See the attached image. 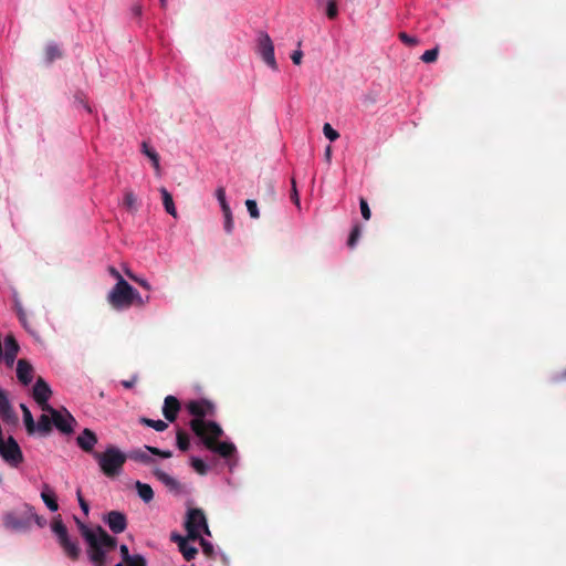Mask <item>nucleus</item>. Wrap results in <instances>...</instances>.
I'll return each instance as SVG.
<instances>
[{"instance_id": "1", "label": "nucleus", "mask_w": 566, "mask_h": 566, "mask_svg": "<svg viewBox=\"0 0 566 566\" xmlns=\"http://www.w3.org/2000/svg\"><path fill=\"white\" fill-rule=\"evenodd\" d=\"M81 536L87 544V556L94 566H105L107 553L117 545V538L109 535L101 525L88 527L74 516Z\"/></svg>"}, {"instance_id": "2", "label": "nucleus", "mask_w": 566, "mask_h": 566, "mask_svg": "<svg viewBox=\"0 0 566 566\" xmlns=\"http://www.w3.org/2000/svg\"><path fill=\"white\" fill-rule=\"evenodd\" d=\"M189 424L208 450L218 453L222 458H230L234 454L235 446L233 443L219 441L223 436V430L217 422L192 419Z\"/></svg>"}, {"instance_id": "3", "label": "nucleus", "mask_w": 566, "mask_h": 566, "mask_svg": "<svg viewBox=\"0 0 566 566\" xmlns=\"http://www.w3.org/2000/svg\"><path fill=\"white\" fill-rule=\"evenodd\" d=\"M93 457L107 478L118 476L127 460L126 453L115 446H108L104 452H94Z\"/></svg>"}, {"instance_id": "4", "label": "nucleus", "mask_w": 566, "mask_h": 566, "mask_svg": "<svg viewBox=\"0 0 566 566\" xmlns=\"http://www.w3.org/2000/svg\"><path fill=\"white\" fill-rule=\"evenodd\" d=\"M51 528L56 536L57 543L63 549L64 554L71 560L76 562L81 556V548L76 539H71L69 531L60 516L52 521Z\"/></svg>"}, {"instance_id": "5", "label": "nucleus", "mask_w": 566, "mask_h": 566, "mask_svg": "<svg viewBox=\"0 0 566 566\" xmlns=\"http://www.w3.org/2000/svg\"><path fill=\"white\" fill-rule=\"evenodd\" d=\"M32 518H35L39 522L38 515L32 511V507L25 506V511L18 512H8L3 516V525L6 528L14 531V532H23L30 528Z\"/></svg>"}, {"instance_id": "6", "label": "nucleus", "mask_w": 566, "mask_h": 566, "mask_svg": "<svg viewBox=\"0 0 566 566\" xmlns=\"http://www.w3.org/2000/svg\"><path fill=\"white\" fill-rule=\"evenodd\" d=\"M132 293V285L120 279L119 282L113 286L107 294V302L112 308L123 311L129 308V294Z\"/></svg>"}, {"instance_id": "7", "label": "nucleus", "mask_w": 566, "mask_h": 566, "mask_svg": "<svg viewBox=\"0 0 566 566\" xmlns=\"http://www.w3.org/2000/svg\"><path fill=\"white\" fill-rule=\"evenodd\" d=\"M188 532V538L196 541L200 537V531L202 530L207 535H210V531L207 524L206 515L200 509H190L187 514L185 523Z\"/></svg>"}, {"instance_id": "8", "label": "nucleus", "mask_w": 566, "mask_h": 566, "mask_svg": "<svg viewBox=\"0 0 566 566\" xmlns=\"http://www.w3.org/2000/svg\"><path fill=\"white\" fill-rule=\"evenodd\" d=\"M256 53L263 62L274 71H277V63L274 55V44L270 35L260 31L256 39Z\"/></svg>"}, {"instance_id": "9", "label": "nucleus", "mask_w": 566, "mask_h": 566, "mask_svg": "<svg viewBox=\"0 0 566 566\" xmlns=\"http://www.w3.org/2000/svg\"><path fill=\"white\" fill-rule=\"evenodd\" d=\"M51 396L52 390L49 384L42 377H39L33 386L32 397L40 406L42 411H46L52 408V406L48 402Z\"/></svg>"}, {"instance_id": "10", "label": "nucleus", "mask_w": 566, "mask_h": 566, "mask_svg": "<svg viewBox=\"0 0 566 566\" xmlns=\"http://www.w3.org/2000/svg\"><path fill=\"white\" fill-rule=\"evenodd\" d=\"M45 412L52 417L53 426H55L57 430L66 434L73 432L72 423L75 422V419L66 409H63L62 413L52 407Z\"/></svg>"}, {"instance_id": "11", "label": "nucleus", "mask_w": 566, "mask_h": 566, "mask_svg": "<svg viewBox=\"0 0 566 566\" xmlns=\"http://www.w3.org/2000/svg\"><path fill=\"white\" fill-rule=\"evenodd\" d=\"M188 411L195 417L193 419L205 420V417H213L216 407L212 402L206 399L191 400L187 403Z\"/></svg>"}, {"instance_id": "12", "label": "nucleus", "mask_w": 566, "mask_h": 566, "mask_svg": "<svg viewBox=\"0 0 566 566\" xmlns=\"http://www.w3.org/2000/svg\"><path fill=\"white\" fill-rule=\"evenodd\" d=\"M103 522L114 534H120L127 528V517L123 512L111 511L103 516Z\"/></svg>"}, {"instance_id": "13", "label": "nucleus", "mask_w": 566, "mask_h": 566, "mask_svg": "<svg viewBox=\"0 0 566 566\" xmlns=\"http://www.w3.org/2000/svg\"><path fill=\"white\" fill-rule=\"evenodd\" d=\"M153 474L168 489V491L172 492L174 494L179 495L185 492L184 485L163 470L156 468L153 471Z\"/></svg>"}, {"instance_id": "14", "label": "nucleus", "mask_w": 566, "mask_h": 566, "mask_svg": "<svg viewBox=\"0 0 566 566\" xmlns=\"http://www.w3.org/2000/svg\"><path fill=\"white\" fill-rule=\"evenodd\" d=\"M20 346L12 334H8L4 338V352L2 359L8 367H11L19 354Z\"/></svg>"}, {"instance_id": "15", "label": "nucleus", "mask_w": 566, "mask_h": 566, "mask_svg": "<svg viewBox=\"0 0 566 566\" xmlns=\"http://www.w3.org/2000/svg\"><path fill=\"white\" fill-rule=\"evenodd\" d=\"M77 446L86 453H91L93 455L94 447L97 443V436L94 431L88 428H85L76 438Z\"/></svg>"}, {"instance_id": "16", "label": "nucleus", "mask_w": 566, "mask_h": 566, "mask_svg": "<svg viewBox=\"0 0 566 566\" xmlns=\"http://www.w3.org/2000/svg\"><path fill=\"white\" fill-rule=\"evenodd\" d=\"M181 409L180 401L175 396H167L164 400L163 415L169 422H174Z\"/></svg>"}, {"instance_id": "17", "label": "nucleus", "mask_w": 566, "mask_h": 566, "mask_svg": "<svg viewBox=\"0 0 566 566\" xmlns=\"http://www.w3.org/2000/svg\"><path fill=\"white\" fill-rule=\"evenodd\" d=\"M33 366L27 359H19L17 363V378L18 380L28 386L33 379Z\"/></svg>"}, {"instance_id": "18", "label": "nucleus", "mask_w": 566, "mask_h": 566, "mask_svg": "<svg viewBox=\"0 0 566 566\" xmlns=\"http://www.w3.org/2000/svg\"><path fill=\"white\" fill-rule=\"evenodd\" d=\"M0 415H1L2 421L6 424L17 426L19 422V417H18L17 412L14 411V409L12 408L10 401L4 403L3 406H1Z\"/></svg>"}, {"instance_id": "19", "label": "nucleus", "mask_w": 566, "mask_h": 566, "mask_svg": "<svg viewBox=\"0 0 566 566\" xmlns=\"http://www.w3.org/2000/svg\"><path fill=\"white\" fill-rule=\"evenodd\" d=\"M41 499L43 500V502L45 503V505L48 506V509L50 511L55 512L59 510V504L56 501L55 493L52 491V489L48 484L43 485V490L41 492Z\"/></svg>"}, {"instance_id": "20", "label": "nucleus", "mask_w": 566, "mask_h": 566, "mask_svg": "<svg viewBox=\"0 0 566 566\" xmlns=\"http://www.w3.org/2000/svg\"><path fill=\"white\" fill-rule=\"evenodd\" d=\"M52 417L46 412L40 416L38 422L35 423V431H38L41 436H48L52 431Z\"/></svg>"}, {"instance_id": "21", "label": "nucleus", "mask_w": 566, "mask_h": 566, "mask_svg": "<svg viewBox=\"0 0 566 566\" xmlns=\"http://www.w3.org/2000/svg\"><path fill=\"white\" fill-rule=\"evenodd\" d=\"M159 191L161 193L163 205L166 212L171 217L177 218V210L171 193L165 187H161Z\"/></svg>"}, {"instance_id": "22", "label": "nucleus", "mask_w": 566, "mask_h": 566, "mask_svg": "<svg viewBox=\"0 0 566 566\" xmlns=\"http://www.w3.org/2000/svg\"><path fill=\"white\" fill-rule=\"evenodd\" d=\"M147 452L148 451L146 449L145 450L137 449V450H132L126 455H127V459L144 463V464H150V463L155 462V460Z\"/></svg>"}, {"instance_id": "23", "label": "nucleus", "mask_w": 566, "mask_h": 566, "mask_svg": "<svg viewBox=\"0 0 566 566\" xmlns=\"http://www.w3.org/2000/svg\"><path fill=\"white\" fill-rule=\"evenodd\" d=\"M135 486H136L139 497L145 503H149L154 499V491L149 484L137 481Z\"/></svg>"}, {"instance_id": "24", "label": "nucleus", "mask_w": 566, "mask_h": 566, "mask_svg": "<svg viewBox=\"0 0 566 566\" xmlns=\"http://www.w3.org/2000/svg\"><path fill=\"white\" fill-rule=\"evenodd\" d=\"M20 407L23 412V421H24L27 432L29 434H33L35 432V422L32 417V413L25 405L22 403Z\"/></svg>"}, {"instance_id": "25", "label": "nucleus", "mask_w": 566, "mask_h": 566, "mask_svg": "<svg viewBox=\"0 0 566 566\" xmlns=\"http://www.w3.org/2000/svg\"><path fill=\"white\" fill-rule=\"evenodd\" d=\"M142 146L143 153L151 160L157 175H160L159 155L154 149L149 148L146 142H144Z\"/></svg>"}, {"instance_id": "26", "label": "nucleus", "mask_w": 566, "mask_h": 566, "mask_svg": "<svg viewBox=\"0 0 566 566\" xmlns=\"http://www.w3.org/2000/svg\"><path fill=\"white\" fill-rule=\"evenodd\" d=\"M139 422L144 426L150 427L158 432H163L168 428V423L164 420H153L146 417L139 418Z\"/></svg>"}, {"instance_id": "27", "label": "nucleus", "mask_w": 566, "mask_h": 566, "mask_svg": "<svg viewBox=\"0 0 566 566\" xmlns=\"http://www.w3.org/2000/svg\"><path fill=\"white\" fill-rule=\"evenodd\" d=\"M150 297L146 296L145 298L132 286V293L129 294V307L136 305L138 307H144Z\"/></svg>"}, {"instance_id": "28", "label": "nucleus", "mask_w": 566, "mask_h": 566, "mask_svg": "<svg viewBox=\"0 0 566 566\" xmlns=\"http://www.w3.org/2000/svg\"><path fill=\"white\" fill-rule=\"evenodd\" d=\"M176 440H177V447L181 451H187L189 449L190 439H189V436L187 432H185L184 430H178L177 434H176Z\"/></svg>"}, {"instance_id": "29", "label": "nucleus", "mask_w": 566, "mask_h": 566, "mask_svg": "<svg viewBox=\"0 0 566 566\" xmlns=\"http://www.w3.org/2000/svg\"><path fill=\"white\" fill-rule=\"evenodd\" d=\"M179 551L182 554L184 558L188 562L193 559L198 554V549L193 546H190L188 544V541L179 546Z\"/></svg>"}, {"instance_id": "30", "label": "nucleus", "mask_w": 566, "mask_h": 566, "mask_svg": "<svg viewBox=\"0 0 566 566\" xmlns=\"http://www.w3.org/2000/svg\"><path fill=\"white\" fill-rule=\"evenodd\" d=\"M137 198L135 193L130 190H127L124 195V206L127 210L135 212L137 210Z\"/></svg>"}, {"instance_id": "31", "label": "nucleus", "mask_w": 566, "mask_h": 566, "mask_svg": "<svg viewBox=\"0 0 566 566\" xmlns=\"http://www.w3.org/2000/svg\"><path fill=\"white\" fill-rule=\"evenodd\" d=\"M191 465L195 469V471L201 475H205L208 472V465L205 463L203 460L199 458H192Z\"/></svg>"}, {"instance_id": "32", "label": "nucleus", "mask_w": 566, "mask_h": 566, "mask_svg": "<svg viewBox=\"0 0 566 566\" xmlns=\"http://www.w3.org/2000/svg\"><path fill=\"white\" fill-rule=\"evenodd\" d=\"M360 227L359 224H356L353 227L350 233H349V238H348V241H347V245L349 248H354L355 244L357 243L358 239L360 238Z\"/></svg>"}, {"instance_id": "33", "label": "nucleus", "mask_w": 566, "mask_h": 566, "mask_svg": "<svg viewBox=\"0 0 566 566\" xmlns=\"http://www.w3.org/2000/svg\"><path fill=\"white\" fill-rule=\"evenodd\" d=\"M223 212V217H224V231L230 234L232 233V230H233V218H232V212H231V209L229 208L228 210H222Z\"/></svg>"}, {"instance_id": "34", "label": "nucleus", "mask_w": 566, "mask_h": 566, "mask_svg": "<svg viewBox=\"0 0 566 566\" xmlns=\"http://www.w3.org/2000/svg\"><path fill=\"white\" fill-rule=\"evenodd\" d=\"M323 133L325 135V137L327 139H329L331 142H335L336 139L339 138V134L337 130H335L331 124L328 123H325L324 126H323Z\"/></svg>"}, {"instance_id": "35", "label": "nucleus", "mask_w": 566, "mask_h": 566, "mask_svg": "<svg viewBox=\"0 0 566 566\" xmlns=\"http://www.w3.org/2000/svg\"><path fill=\"white\" fill-rule=\"evenodd\" d=\"M48 62H52L57 57H61L62 53L56 45H48L45 50Z\"/></svg>"}, {"instance_id": "36", "label": "nucleus", "mask_w": 566, "mask_h": 566, "mask_svg": "<svg viewBox=\"0 0 566 566\" xmlns=\"http://www.w3.org/2000/svg\"><path fill=\"white\" fill-rule=\"evenodd\" d=\"M326 15L328 19L334 20L338 15L337 2L336 0H328L326 8Z\"/></svg>"}, {"instance_id": "37", "label": "nucleus", "mask_w": 566, "mask_h": 566, "mask_svg": "<svg viewBox=\"0 0 566 566\" xmlns=\"http://www.w3.org/2000/svg\"><path fill=\"white\" fill-rule=\"evenodd\" d=\"M438 54H439V49L438 48H434V49H431V50H427L421 55V61L424 62V63H432V62H434L438 59Z\"/></svg>"}, {"instance_id": "38", "label": "nucleus", "mask_w": 566, "mask_h": 566, "mask_svg": "<svg viewBox=\"0 0 566 566\" xmlns=\"http://www.w3.org/2000/svg\"><path fill=\"white\" fill-rule=\"evenodd\" d=\"M216 197L221 206V210H228L230 208L226 199V190L223 187H219L216 190Z\"/></svg>"}, {"instance_id": "39", "label": "nucleus", "mask_w": 566, "mask_h": 566, "mask_svg": "<svg viewBox=\"0 0 566 566\" xmlns=\"http://www.w3.org/2000/svg\"><path fill=\"white\" fill-rule=\"evenodd\" d=\"M245 206H247V209H248L251 218L258 219L260 217V212H259L258 205H256L255 200L248 199L245 201Z\"/></svg>"}, {"instance_id": "40", "label": "nucleus", "mask_w": 566, "mask_h": 566, "mask_svg": "<svg viewBox=\"0 0 566 566\" xmlns=\"http://www.w3.org/2000/svg\"><path fill=\"white\" fill-rule=\"evenodd\" d=\"M198 539H199L200 545L202 547L203 554L206 556H208V557H213V555H214L213 545L210 542H208L205 538H202L201 536Z\"/></svg>"}, {"instance_id": "41", "label": "nucleus", "mask_w": 566, "mask_h": 566, "mask_svg": "<svg viewBox=\"0 0 566 566\" xmlns=\"http://www.w3.org/2000/svg\"><path fill=\"white\" fill-rule=\"evenodd\" d=\"M145 448L149 453L165 458V459H168L172 455L171 451H169V450H160L156 447H150V446H145Z\"/></svg>"}, {"instance_id": "42", "label": "nucleus", "mask_w": 566, "mask_h": 566, "mask_svg": "<svg viewBox=\"0 0 566 566\" xmlns=\"http://www.w3.org/2000/svg\"><path fill=\"white\" fill-rule=\"evenodd\" d=\"M398 38L402 43H405L406 45H409V46H415L419 43V40L417 38L411 36L409 34H407L406 32H400L398 34Z\"/></svg>"}, {"instance_id": "43", "label": "nucleus", "mask_w": 566, "mask_h": 566, "mask_svg": "<svg viewBox=\"0 0 566 566\" xmlns=\"http://www.w3.org/2000/svg\"><path fill=\"white\" fill-rule=\"evenodd\" d=\"M126 274L128 275L129 279H132L134 282H136L138 285H140L142 287H144L145 290L147 291H150L151 290V285L148 283L147 280L143 279V277H138L136 275H134L133 273H130V271H126Z\"/></svg>"}, {"instance_id": "44", "label": "nucleus", "mask_w": 566, "mask_h": 566, "mask_svg": "<svg viewBox=\"0 0 566 566\" xmlns=\"http://www.w3.org/2000/svg\"><path fill=\"white\" fill-rule=\"evenodd\" d=\"M125 565L126 566H147V562L143 555L135 554V555H133V558L129 559Z\"/></svg>"}, {"instance_id": "45", "label": "nucleus", "mask_w": 566, "mask_h": 566, "mask_svg": "<svg viewBox=\"0 0 566 566\" xmlns=\"http://www.w3.org/2000/svg\"><path fill=\"white\" fill-rule=\"evenodd\" d=\"M275 189H274V186L271 184V182H266L265 186H264V199H266L268 201H274L275 200Z\"/></svg>"}, {"instance_id": "46", "label": "nucleus", "mask_w": 566, "mask_h": 566, "mask_svg": "<svg viewBox=\"0 0 566 566\" xmlns=\"http://www.w3.org/2000/svg\"><path fill=\"white\" fill-rule=\"evenodd\" d=\"M359 207H360V212H361V216L365 220H369L370 219V216H371V212H370V208L368 206V202L365 198H360L359 199Z\"/></svg>"}, {"instance_id": "47", "label": "nucleus", "mask_w": 566, "mask_h": 566, "mask_svg": "<svg viewBox=\"0 0 566 566\" xmlns=\"http://www.w3.org/2000/svg\"><path fill=\"white\" fill-rule=\"evenodd\" d=\"M77 501H78V504H80V507L81 510L83 511V513L85 514V516L88 515L90 513V506H88V503L84 500V497L82 496L81 494V491L78 490L77 491Z\"/></svg>"}, {"instance_id": "48", "label": "nucleus", "mask_w": 566, "mask_h": 566, "mask_svg": "<svg viewBox=\"0 0 566 566\" xmlns=\"http://www.w3.org/2000/svg\"><path fill=\"white\" fill-rule=\"evenodd\" d=\"M119 552H120V556H122L124 564H126L129 559L133 558V555L129 554V549H128L127 545H125V544L120 545Z\"/></svg>"}, {"instance_id": "49", "label": "nucleus", "mask_w": 566, "mask_h": 566, "mask_svg": "<svg viewBox=\"0 0 566 566\" xmlns=\"http://www.w3.org/2000/svg\"><path fill=\"white\" fill-rule=\"evenodd\" d=\"M170 539L174 542V543H177L178 544V547L180 545H182L184 543L187 542V538L181 536L180 534H177V533H172L171 536H170Z\"/></svg>"}, {"instance_id": "50", "label": "nucleus", "mask_w": 566, "mask_h": 566, "mask_svg": "<svg viewBox=\"0 0 566 566\" xmlns=\"http://www.w3.org/2000/svg\"><path fill=\"white\" fill-rule=\"evenodd\" d=\"M303 53L300 50H296L292 53L291 59L294 64L300 65L302 62Z\"/></svg>"}, {"instance_id": "51", "label": "nucleus", "mask_w": 566, "mask_h": 566, "mask_svg": "<svg viewBox=\"0 0 566 566\" xmlns=\"http://www.w3.org/2000/svg\"><path fill=\"white\" fill-rule=\"evenodd\" d=\"M108 273L117 281L119 282L120 279H123L122 274L116 270L114 266L108 268Z\"/></svg>"}, {"instance_id": "52", "label": "nucleus", "mask_w": 566, "mask_h": 566, "mask_svg": "<svg viewBox=\"0 0 566 566\" xmlns=\"http://www.w3.org/2000/svg\"><path fill=\"white\" fill-rule=\"evenodd\" d=\"M136 381H137V376H133V378H132V379H129V380H123V381H122V385H123L126 389H130V388H133V387L135 386Z\"/></svg>"}, {"instance_id": "53", "label": "nucleus", "mask_w": 566, "mask_h": 566, "mask_svg": "<svg viewBox=\"0 0 566 566\" xmlns=\"http://www.w3.org/2000/svg\"><path fill=\"white\" fill-rule=\"evenodd\" d=\"M132 12L135 17L139 18L142 15V12H143V7L142 4L139 3H136L133 6L132 8Z\"/></svg>"}, {"instance_id": "54", "label": "nucleus", "mask_w": 566, "mask_h": 566, "mask_svg": "<svg viewBox=\"0 0 566 566\" xmlns=\"http://www.w3.org/2000/svg\"><path fill=\"white\" fill-rule=\"evenodd\" d=\"M292 199L295 201V203H298V196H297V191H296V188H295V181L293 180V193H292Z\"/></svg>"}, {"instance_id": "55", "label": "nucleus", "mask_w": 566, "mask_h": 566, "mask_svg": "<svg viewBox=\"0 0 566 566\" xmlns=\"http://www.w3.org/2000/svg\"><path fill=\"white\" fill-rule=\"evenodd\" d=\"M557 380H566V368L557 375Z\"/></svg>"}, {"instance_id": "56", "label": "nucleus", "mask_w": 566, "mask_h": 566, "mask_svg": "<svg viewBox=\"0 0 566 566\" xmlns=\"http://www.w3.org/2000/svg\"><path fill=\"white\" fill-rule=\"evenodd\" d=\"M331 155H332V148H331V146H327L326 150H325V157L327 160L331 159Z\"/></svg>"}, {"instance_id": "57", "label": "nucleus", "mask_w": 566, "mask_h": 566, "mask_svg": "<svg viewBox=\"0 0 566 566\" xmlns=\"http://www.w3.org/2000/svg\"><path fill=\"white\" fill-rule=\"evenodd\" d=\"M80 103L83 104V106L86 108L87 112H90V113L92 112L91 107L86 103H84L83 99H80Z\"/></svg>"}, {"instance_id": "58", "label": "nucleus", "mask_w": 566, "mask_h": 566, "mask_svg": "<svg viewBox=\"0 0 566 566\" xmlns=\"http://www.w3.org/2000/svg\"><path fill=\"white\" fill-rule=\"evenodd\" d=\"M160 4H161V7H163V8H166V6H167V0H160Z\"/></svg>"}, {"instance_id": "59", "label": "nucleus", "mask_w": 566, "mask_h": 566, "mask_svg": "<svg viewBox=\"0 0 566 566\" xmlns=\"http://www.w3.org/2000/svg\"><path fill=\"white\" fill-rule=\"evenodd\" d=\"M3 481V478H2V474L0 473V484L2 483Z\"/></svg>"}, {"instance_id": "60", "label": "nucleus", "mask_w": 566, "mask_h": 566, "mask_svg": "<svg viewBox=\"0 0 566 566\" xmlns=\"http://www.w3.org/2000/svg\"><path fill=\"white\" fill-rule=\"evenodd\" d=\"M115 566H124V563H118Z\"/></svg>"}]
</instances>
